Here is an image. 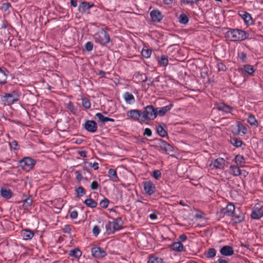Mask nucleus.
I'll use <instances>...</instances> for the list:
<instances>
[{"mask_svg": "<svg viewBox=\"0 0 263 263\" xmlns=\"http://www.w3.org/2000/svg\"><path fill=\"white\" fill-rule=\"evenodd\" d=\"M217 67L219 71H224L226 69L225 65H224L222 63H219L217 65Z\"/></svg>", "mask_w": 263, "mask_h": 263, "instance_id": "obj_54", "label": "nucleus"}, {"mask_svg": "<svg viewBox=\"0 0 263 263\" xmlns=\"http://www.w3.org/2000/svg\"><path fill=\"white\" fill-rule=\"evenodd\" d=\"M127 116L135 121L142 122L140 117L142 118V112L138 109H132L127 112Z\"/></svg>", "mask_w": 263, "mask_h": 263, "instance_id": "obj_9", "label": "nucleus"}, {"mask_svg": "<svg viewBox=\"0 0 263 263\" xmlns=\"http://www.w3.org/2000/svg\"><path fill=\"white\" fill-rule=\"evenodd\" d=\"M1 196L6 199H10L12 196V192L10 189L2 187L1 189Z\"/></svg>", "mask_w": 263, "mask_h": 263, "instance_id": "obj_23", "label": "nucleus"}, {"mask_svg": "<svg viewBox=\"0 0 263 263\" xmlns=\"http://www.w3.org/2000/svg\"><path fill=\"white\" fill-rule=\"evenodd\" d=\"M20 99V95L17 92L13 91L11 93H5L2 98V101L5 105H11Z\"/></svg>", "mask_w": 263, "mask_h": 263, "instance_id": "obj_4", "label": "nucleus"}, {"mask_svg": "<svg viewBox=\"0 0 263 263\" xmlns=\"http://www.w3.org/2000/svg\"><path fill=\"white\" fill-rule=\"evenodd\" d=\"M217 108L219 110L223 111L226 112H231L232 108L224 103H221L218 105Z\"/></svg>", "mask_w": 263, "mask_h": 263, "instance_id": "obj_31", "label": "nucleus"}, {"mask_svg": "<svg viewBox=\"0 0 263 263\" xmlns=\"http://www.w3.org/2000/svg\"><path fill=\"white\" fill-rule=\"evenodd\" d=\"M82 255L81 251L78 248H75L69 251V255L75 258H79Z\"/></svg>", "mask_w": 263, "mask_h": 263, "instance_id": "obj_33", "label": "nucleus"}, {"mask_svg": "<svg viewBox=\"0 0 263 263\" xmlns=\"http://www.w3.org/2000/svg\"><path fill=\"white\" fill-rule=\"evenodd\" d=\"M163 126H165V125L163 123H162L161 124L156 126V131L160 136L164 138L167 136V133L166 131L164 129Z\"/></svg>", "mask_w": 263, "mask_h": 263, "instance_id": "obj_25", "label": "nucleus"}, {"mask_svg": "<svg viewBox=\"0 0 263 263\" xmlns=\"http://www.w3.org/2000/svg\"><path fill=\"white\" fill-rule=\"evenodd\" d=\"M105 228L106 230V232L108 234H113L115 232V231H112L113 228L112 225L110 221H109L105 226Z\"/></svg>", "mask_w": 263, "mask_h": 263, "instance_id": "obj_42", "label": "nucleus"}, {"mask_svg": "<svg viewBox=\"0 0 263 263\" xmlns=\"http://www.w3.org/2000/svg\"><path fill=\"white\" fill-rule=\"evenodd\" d=\"M216 251L213 248L209 249L206 253V256L208 258H213L216 256Z\"/></svg>", "mask_w": 263, "mask_h": 263, "instance_id": "obj_40", "label": "nucleus"}, {"mask_svg": "<svg viewBox=\"0 0 263 263\" xmlns=\"http://www.w3.org/2000/svg\"><path fill=\"white\" fill-rule=\"evenodd\" d=\"M231 143L235 146L238 147L242 145V141L236 138L231 139Z\"/></svg>", "mask_w": 263, "mask_h": 263, "instance_id": "obj_45", "label": "nucleus"}, {"mask_svg": "<svg viewBox=\"0 0 263 263\" xmlns=\"http://www.w3.org/2000/svg\"><path fill=\"white\" fill-rule=\"evenodd\" d=\"M75 191L77 194L78 196H82L84 195L86 193V192L82 186H79L75 190Z\"/></svg>", "mask_w": 263, "mask_h": 263, "instance_id": "obj_43", "label": "nucleus"}, {"mask_svg": "<svg viewBox=\"0 0 263 263\" xmlns=\"http://www.w3.org/2000/svg\"><path fill=\"white\" fill-rule=\"evenodd\" d=\"M84 128L90 133H95L98 129L96 122L92 120H87L84 124Z\"/></svg>", "mask_w": 263, "mask_h": 263, "instance_id": "obj_11", "label": "nucleus"}, {"mask_svg": "<svg viewBox=\"0 0 263 263\" xmlns=\"http://www.w3.org/2000/svg\"><path fill=\"white\" fill-rule=\"evenodd\" d=\"M93 39L96 43L101 45H105L110 41L109 34L102 29L94 34Z\"/></svg>", "mask_w": 263, "mask_h": 263, "instance_id": "obj_3", "label": "nucleus"}, {"mask_svg": "<svg viewBox=\"0 0 263 263\" xmlns=\"http://www.w3.org/2000/svg\"><path fill=\"white\" fill-rule=\"evenodd\" d=\"M220 253L222 255L229 256L234 254V250L231 246H224L220 249Z\"/></svg>", "mask_w": 263, "mask_h": 263, "instance_id": "obj_17", "label": "nucleus"}, {"mask_svg": "<svg viewBox=\"0 0 263 263\" xmlns=\"http://www.w3.org/2000/svg\"><path fill=\"white\" fill-rule=\"evenodd\" d=\"M100 228L98 226H95L92 229V233L93 235L96 236H97L100 233Z\"/></svg>", "mask_w": 263, "mask_h": 263, "instance_id": "obj_52", "label": "nucleus"}, {"mask_svg": "<svg viewBox=\"0 0 263 263\" xmlns=\"http://www.w3.org/2000/svg\"><path fill=\"white\" fill-rule=\"evenodd\" d=\"M157 110L153 105H148L144 107V110L142 112V116L141 121L144 122L146 120H154L157 116Z\"/></svg>", "mask_w": 263, "mask_h": 263, "instance_id": "obj_1", "label": "nucleus"}, {"mask_svg": "<svg viewBox=\"0 0 263 263\" xmlns=\"http://www.w3.org/2000/svg\"><path fill=\"white\" fill-rule=\"evenodd\" d=\"M150 16L153 21L155 22H160L163 18L161 12L158 10H152L150 13Z\"/></svg>", "mask_w": 263, "mask_h": 263, "instance_id": "obj_13", "label": "nucleus"}, {"mask_svg": "<svg viewBox=\"0 0 263 263\" xmlns=\"http://www.w3.org/2000/svg\"><path fill=\"white\" fill-rule=\"evenodd\" d=\"M63 231L65 233H69L71 231V226L68 224L65 225L63 228Z\"/></svg>", "mask_w": 263, "mask_h": 263, "instance_id": "obj_56", "label": "nucleus"}, {"mask_svg": "<svg viewBox=\"0 0 263 263\" xmlns=\"http://www.w3.org/2000/svg\"><path fill=\"white\" fill-rule=\"evenodd\" d=\"M142 55L145 58H148L152 54V50L151 49H143L141 51Z\"/></svg>", "mask_w": 263, "mask_h": 263, "instance_id": "obj_44", "label": "nucleus"}, {"mask_svg": "<svg viewBox=\"0 0 263 263\" xmlns=\"http://www.w3.org/2000/svg\"><path fill=\"white\" fill-rule=\"evenodd\" d=\"M123 97L125 102L128 104H131L135 102V97L133 95L128 92H125L123 94Z\"/></svg>", "mask_w": 263, "mask_h": 263, "instance_id": "obj_24", "label": "nucleus"}, {"mask_svg": "<svg viewBox=\"0 0 263 263\" xmlns=\"http://www.w3.org/2000/svg\"><path fill=\"white\" fill-rule=\"evenodd\" d=\"M89 165L93 167L95 170H97L99 168V164L97 162H94L93 163H89Z\"/></svg>", "mask_w": 263, "mask_h": 263, "instance_id": "obj_59", "label": "nucleus"}, {"mask_svg": "<svg viewBox=\"0 0 263 263\" xmlns=\"http://www.w3.org/2000/svg\"><path fill=\"white\" fill-rule=\"evenodd\" d=\"M248 122L251 125H256L257 124V121L255 118V117L252 115H250L248 116Z\"/></svg>", "mask_w": 263, "mask_h": 263, "instance_id": "obj_41", "label": "nucleus"}, {"mask_svg": "<svg viewBox=\"0 0 263 263\" xmlns=\"http://www.w3.org/2000/svg\"><path fill=\"white\" fill-rule=\"evenodd\" d=\"M20 165L22 168L26 171L31 170L35 165V161L34 159L29 157L23 158L20 161Z\"/></svg>", "mask_w": 263, "mask_h": 263, "instance_id": "obj_6", "label": "nucleus"}, {"mask_svg": "<svg viewBox=\"0 0 263 263\" xmlns=\"http://www.w3.org/2000/svg\"><path fill=\"white\" fill-rule=\"evenodd\" d=\"M159 63L162 66H167L168 63L167 57L165 55H161L160 60L159 61Z\"/></svg>", "mask_w": 263, "mask_h": 263, "instance_id": "obj_38", "label": "nucleus"}, {"mask_svg": "<svg viewBox=\"0 0 263 263\" xmlns=\"http://www.w3.org/2000/svg\"><path fill=\"white\" fill-rule=\"evenodd\" d=\"M189 21L188 16L184 13H181L178 17L179 22L183 25H186Z\"/></svg>", "mask_w": 263, "mask_h": 263, "instance_id": "obj_34", "label": "nucleus"}, {"mask_svg": "<svg viewBox=\"0 0 263 263\" xmlns=\"http://www.w3.org/2000/svg\"><path fill=\"white\" fill-rule=\"evenodd\" d=\"M225 162L223 158H218L211 163L210 166L213 165L214 168L222 169L225 165Z\"/></svg>", "mask_w": 263, "mask_h": 263, "instance_id": "obj_16", "label": "nucleus"}, {"mask_svg": "<svg viewBox=\"0 0 263 263\" xmlns=\"http://www.w3.org/2000/svg\"><path fill=\"white\" fill-rule=\"evenodd\" d=\"M78 217V212L76 211H72L70 214V217L71 219H76Z\"/></svg>", "mask_w": 263, "mask_h": 263, "instance_id": "obj_60", "label": "nucleus"}, {"mask_svg": "<svg viewBox=\"0 0 263 263\" xmlns=\"http://www.w3.org/2000/svg\"><path fill=\"white\" fill-rule=\"evenodd\" d=\"M80 172V171H78L76 172V174H77L76 179L79 181H80L83 178Z\"/></svg>", "mask_w": 263, "mask_h": 263, "instance_id": "obj_61", "label": "nucleus"}, {"mask_svg": "<svg viewBox=\"0 0 263 263\" xmlns=\"http://www.w3.org/2000/svg\"><path fill=\"white\" fill-rule=\"evenodd\" d=\"M235 162L237 165H240L242 166L245 163V159L243 157L240 155H237L236 156L235 158Z\"/></svg>", "mask_w": 263, "mask_h": 263, "instance_id": "obj_36", "label": "nucleus"}, {"mask_svg": "<svg viewBox=\"0 0 263 263\" xmlns=\"http://www.w3.org/2000/svg\"><path fill=\"white\" fill-rule=\"evenodd\" d=\"M11 5L9 3H4L2 5V8L5 11H6L9 9V8L10 7Z\"/></svg>", "mask_w": 263, "mask_h": 263, "instance_id": "obj_57", "label": "nucleus"}, {"mask_svg": "<svg viewBox=\"0 0 263 263\" xmlns=\"http://www.w3.org/2000/svg\"><path fill=\"white\" fill-rule=\"evenodd\" d=\"M10 146L11 148L16 150L20 148V146L18 144L17 142L15 140H13L12 142H11L10 143Z\"/></svg>", "mask_w": 263, "mask_h": 263, "instance_id": "obj_50", "label": "nucleus"}, {"mask_svg": "<svg viewBox=\"0 0 263 263\" xmlns=\"http://www.w3.org/2000/svg\"><path fill=\"white\" fill-rule=\"evenodd\" d=\"M96 116L98 118L99 120L102 123L106 122H115V120L112 118L104 117L101 113L98 112L96 114Z\"/></svg>", "mask_w": 263, "mask_h": 263, "instance_id": "obj_27", "label": "nucleus"}, {"mask_svg": "<svg viewBox=\"0 0 263 263\" xmlns=\"http://www.w3.org/2000/svg\"><path fill=\"white\" fill-rule=\"evenodd\" d=\"M85 49L88 51H90L93 48V44L91 42H87L85 44Z\"/></svg>", "mask_w": 263, "mask_h": 263, "instance_id": "obj_51", "label": "nucleus"}, {"mask_svg": "<svg viewBox=\"0 0 263 263\" xmlns=\"http://www.w3.org/2000/svg\"><path fill=\"white\" fill-rule=\"evenodd\" d=\"M173 106V104L170 103L165 106L156 108L158 115L161 117L164 116L166 113L170 111Z\"/></svg>", "mask_w": 263, "mask_h": 263, "instance_id": "obj_14", "label": "nucleus"}, {"mask_svg": "<svg viewBox=\"0 0 263 263\" xmlns=\"http://www.w3.org/2000/svg\"><path fill=\"white\" fill-rule=\"evenodd\" d=\"M239 15L246 24L251 25L253 23L252 17L249 13L244 11H239Z\"/></svg>", "mask_w": 263, "mask_h": 263, "instance_id": "obj_15", "label": "nucleus"}, {"mask_svg": "<svg viewBox=\"0 0 263 263\" xmlns=\"http://www.w3.org/2000/svg\"><path fill=\"white\" fill-rule=\"evenodd\" d=\"M230 173L235 176L240 175L241 173V170L240 168L236 165H231L230 168Z\"/></svg>", "mask_w": 263, "mask_h": 263, "instance_id": "obj_29", "label": "nucleus"}, {"mask_svg": "<svg viewBox=\"0 0 263 263\" xmlns=\"http://www.w3.org/2000/svg\"><path fill=\"white\" fill-rule=\"evenodd\" d=\"M34 235L33 231L28 229L23 230L21 232V235L23 239L25 240L31 239L33 237Z\"/></svg>", "mask_w": 263, "mask_h": 263, "instance_id": "obj_20", "label": "nucleus"}, {"mask_svg": "<svg viewBox=\"0 0 263 263\" xmlns=\"http://www.w3.org/2000/svg\"><path fill=\"white\" fill-rule=\"evenodd\" d=\"M171 248L173 250L177 252H182L184 250L183 245L180 241L173 243Z\"/></svg>", "mask_w": 263, "mask_h": 263, "instance_id": "obj_26", "label": "nucleus"}, {"mask_svg": "<svg viewBox=\"0 0 263 263\" xmlns=\"http://www.w3.org/2000/svg\"><path fill=\"white\" fill-rule=\"evenodd\" d=\"M112 225V231H118L122 228V223L121 218H117L112 222H111Z\"/></svg>", "mask_w": 263, "mask_h": 263, "instance_id": "obj_22", "label": "nucleus"}, {"mask_svg": "<svg viewBox=\"0 0 263 263\" xmlns=\"http://www.w3.org/2000/svg\"><path fill=\"white\" fill-rule=\"evenodd\" d=\"M70 4L73 7H76L77 6V0H71Z\"/></svg>", "mask_w": 263, "mask_h": 263, "instance_id": "obj_63", "label": "nucleus"}, {"mask_svg": "<svg viewBox=\"0 0 263 263\" xmlns=\"http://www.w3.org/2000/svg\"><path fill=\"white\" fill-rule=\"evenodd\" d=\"M92 255L97 258H101L107 255L106 252L100 247H93L91 250Z\"/></svg>", "mask_w": 263, "mask_h": 263, "instance_id": "obj_10", "label": "nucleus"}, {"mask_svg": "<svg viewBox=\"0 0 263 263\" xmlns=\"http://www.w3.org/2000/svg\"><path fill=\"white\" fill-rule=\"evenodd\" d=\"M228 37L232 41H242L247 38V33L240 29H233L227 32Z\"/></svg>", "mask_w": 263, "mask_h": 263, "instance_id": "obj_2", "label": "nucleus"}, {"mask_svg": "<svg viewBox=\"0 0 263 263\" xmlns=\"http://www.w3.org/2000/svg\"><path fill=\"white\" fill-rule=\"evenodd\" d=\"M235 209L234 205L232 203H230L226 208L222 209L221 213L228 216H231L234 214Z\"/></svg>", "mask_w": 263, "mask_h": 263, "instance_id": "obj_12", "label": "nucleus"}, {"mask_svg": "<svg viewBox=\"0 0 263 263\" xmlns=\"http://www.w3.org/2000/svg\"><path fill=\"white\" fill-rule=\"evenodd\" d=\"M67 108L73 115H76V109L71 102L67 103Z\"/></svg>", "mask_w": 263, "mask_h": 263, "instance_id": "obj_47", "label": "nucleus"}, {"mask_svg": "<svg viewBox=\"0 0 263 263\" xmlns=\"http://www.w3.org/2000/svg\"><path fill=\"white\" fill-rule=\"evenodd\" d=\"M32 203V199L30 196L23 200V208L26 210L28 209Z\"/></svg>", "mask_w": 263, "mask_h": 263, "instance_id": "obj_32", "label": "nucleus"}, {"mask_svg": "<svg viewBox=\"0 0 263 263\" xmlns=\"http://www.w3.org/2000/svg\"><path fill=\"white\" fill-rule=\"evenodd\" d=\"M179 238L181 241H185L187 239V237L184 234L180 235Z\"/></svg>", "mask_w": 263, "mask_h": 263, "instance_id": "obj_62", "label": "nucleus"}, {"mask_svg": "<svg viewBox=\"0 0 263 263\" xmlns=\"http://www.w3.org/2000/svg\"><path fill=\"white\" fill-rule=\"evenodd\" d=\"M9 71L4 67H0V84L6 83Z\"/></svg>", "mask_w": 263, "mask_h": 263, "instance_id": "obj_18", "label": "nucleus"}, {"mask_svg": "<svg viewBox=\"0 0 263 263\" xmlns=\"http://www.w3.org/2000/svg\"><path fill=\"white\" fill-rule=\"evenodd\" d=\"M152 135V132L151 129L146 128L144 130V135H146L148 137H151Z\"/></svg>", "mask_w": 263, "mask_h": 263, "instance_id": "obj_58", "label": "nucleus"}, {"mask_svg": "<svg viewBox=\"0 0 263 263\" xmlns=\"http://www.w3.org/2000/svg\"><path fill=\"white\" fill-rule=\"evenodd\" d=\"M238 134L240 135H243L247 133V128L242 124H238Z\"/></svg>", "mask_w": 263, "mask_h": 263, "instance_id": "obj_37", "label": "nucleus"}, {"mask_svg": "<svg viewBox=\"0 0 263 263\" xmlns=\"http://www.w3.org/2000/svg\"><path fill=\"white\" fill-rule=\"evenodd\" d=\"M84 203L87 206L91 208H96L97 205V203L91 198L86 199L84 201Z\"/></svg>", "mask_w": 263, "mask_h": 263, "instance_id": "obj_35", "label": "nucleus"}, {"mask_svg": "<svg viewBox=\"0 0 263 263\" xmlns=\"http://www.w3.org/2000/svg\"><path fill=\"white\" fill-rule=\"evenodd\" d=\"M263 216V205L257 203L252 209L251 217L254 219H259Z\"/></svg>", "mask_w": 263, "mask_h": 263, "instance_id": "obj_7", "label": "nucleus"}, {"mask_svg": "<svg viewBox=\"0 0 263 263\" xmlns=\"http://www.w3.org/2000/svg\"><path fill=\"white\" fill-rule=\"evenodd\" d=\"M245 220V215L243 213L239 211L238 213L234 214L233 218L232 220L234 223H239Z\"/></svg>", "mask_w": 263, "mask_h": 263, "instance_id": "obj_19", "label": "nucleus"}, {"mask_svg": "<svg viewBox=\"0 0 263 263\" xmlns=\"http://www.w3.org/2000/svg\"><path fill=\"white\" fill-rule=\"evenodd\" d=\"M108 176L111 180L115 182L118 180L116 171L114 169L110 168L108 170Z\"/></svg>", "mask_w": 263, "mask_h": 263, "instance_id": "obj_30", "label": "nucleus"}, {"mask_svg": "<svg viewBox=\"0 0 263 263\" xmlns=\"http://www.w3.org/2000/svg\"><path fill=\"white\" fill-rule=\"evenodd\" d=\"M109 201L106 198H104L100 202V205L103 209H105L108 206Z\"/></svg>", "mask_w": 263, "mask_h": 263, "instance_id": "obj_49", "label": "nucleus"}, {"mask_svg": "<svg viewBox=\"0 0 263 263\" xmlns=\"http://www.w3.org/2000/svg\"><path fill=\"white\" fill-rule=\"evenodd\" d=\"M152 176L155 179L159 180L161 177V173L160 171L158 170H154L153 172Z\"/></svg>", "mask_w": 263, "mask_h": 263, "instance_id": "obj_48", "label": "nucleus"}, {"mask_svg": "<svg viewBox=\"0 0 263 263\" xmlns=\"http://www.w3.org/2000/svg\"><path fill=\"white\" fill-rule=\"evenodd\" d=\"M244 70L247 73H248L249 74H252L254 72L253 66L250 65H245Z\"/></svg>", "mask_w": 263, "mask_h": 263, "instance_id": "obj_46", "label": "nucleus"}, {"mask_svg": "<svg viewBox=\"0 0 263 263\" xmlns=\"http://www.w3.org/2000/svg\"><path fill=\"white\" fill-rule=\"evenodd\" d=\"M155 147L157 150L163 151L167 154H170L174 152V147L167 142L161 139L157 140V144Z\"/></svg>", "mask_w": 263, "mask_h": 263, "instance_id": "obj_5", "label": "nucleus"}, {"mask_svg": "<svg viewBox=\"0 0 263 263\" xmlns=\"http://www.w3.org/2000/svg\"><path fill=\"white\" fill-rule=\"evenodd\" d=\"M216 263H228L227 261L222 259H219Z\"/></svg>", "mask_w": 263, "mask_h": 263, "instance_id": "obj_64", "label": "nucleus"}, {"mask_svg": "<svg viewBox=\"0 0 263 263\" xmlns=\"http://www.w3.org/2000/svg\"><path fill=\"white\" fill-rule=\"evenodd\" d=\"M144 190L148 195H152L156 191V186L151 181H147L143 182Z\"/></svg>", "mask_w": 263, "mask_h": 263, "instance_id": "obj_8", "label": "nucleus"}, {"mask_svg": "<svg viewBox=\"0 0 263 263\" xmlns=\"http://www.w3.org/2000/svg\"><path fill=\"white\" fill-rule=\"evenodd\" d=\"M98 187H99V184L97 181H93L91 183L90 187H91V190H96L98 188Z\"/></svg>", "mask_w": 263, "mask_h": 263, "instance_id": "obj_53", "label": "nucleus"}, {"mask_svg": "<svg viewBox=\"0 0 263 263\" xmlns=\"http://www.w3.org/2000/svg\"><path fill=\"white\" fill-rule=\"evenodd\" d=\"M93 6L94 4L93 3L83 2L79 6V11L80 12H85L86 10H89Z\"/></svg>", "mask_w": 263, "mask_h": 263, "instance_id": "obj_21", "label": "nucleus"}, {"mask_svg": "<svg viewBox=\"0 0 263 263\" xmlns=\"http://www.w3.org/2000/svg\"><path fill=\"white\" fill-rule=\"evenodd\" d=\"M82 105L86 109L90 108L91 106L89 100L86 98L82 99Z\"/></svg>", "mask_w": 263, "mask_h": 263, "instance_id": "obj_39", "label": "nucleus"}, {"mask_svg": "<svg viewBox=\"0 0 263 263\" xmlns=\"http://www.w3.org/2000/svg\"><path fill=\"white\" fill-rule=\"evenodd\" d=\"M147 263H164L162 258L154 255L150 256Z\"/></svg>", "mask_w": 263, "mask_h": 263, "instance_id": "obj_28", "label": "nucleus"}, {"mask_svg": "<svg viewBox=\"0 0 263 263\" xmlns=\"http://www.w3.org/2000/svg\"><path fill=\"white\" fill-rule=\"evenodd\" d=\"M239 58L242 62H245L247 59V56L246 53H245L244 52H241L239 55Z\"/></svg>", "mask_w": 263, "mask_h": 263, "instance_id": "obj_55", "label": "nucleus"}]
</instances>
